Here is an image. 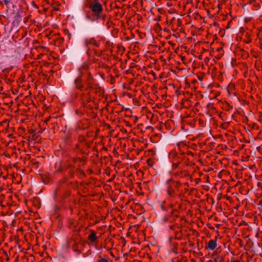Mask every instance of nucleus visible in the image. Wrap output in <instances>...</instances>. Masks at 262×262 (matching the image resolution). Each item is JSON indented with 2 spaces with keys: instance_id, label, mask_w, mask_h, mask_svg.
I'll use <instances>...</instances> for the list:
<instances>
[{
  "instance_id": "obj_8",
  "label": "nucleus",
  "mask_w": 262,
  "mask_h": 262,
  "mask_svg": "<svg viewBox=\"0 0 262 262\" xmlns=\"http://www.w3.org/2000/svg\"><path fill=\"white\" fill-rule=\"evenodd\" d=\"M167 183H169L177 192L179 191V189L182 186V183H181L179 181L168 180L167 181Z\"/></svg>"
},
{
  "instance_id": "obj_5",
  "label": "nucleus",
  "mask_w": 262,
  "mask_h": 262,
  "mask_svg": "<svg viewBox=\"0 0 262 262\" xmlns=\"http://www.w3.org/2000/svg\"><path fill=\"white\" fill-rule=\"evenodd\" d=\"M168 184V186L167 188V194L168 199H171L176 196L177 191L169 183Z\"/></svg>"
},
{
  "instance_id": "obj_6",
  "label": "nucleus",
  "mask_w": 262,
  "mask_h": 262,
  "mask_svg": "<svg viewBox=\"0 0 262 262\" xmlns=\"http://www.w3.org/2000/svg\"><path fill=\"white\" fill-rule=\"evenodd\" d=\"M217 246V239H211L206 244L205 248L210 250H213Z\"/></svg>"
},
{
  "instance_id": "obj_28",
  "label": "nucleus",
  "mask_w": 262,
  "mask_h": 262,
  "mask_svg": "<svg viewBox=\"0 0 262 262\" xmlns=\"http://www.w3.org/2000/svg\"><path fill=\"white\" fill-rule=\"evenodd\" d=\"M42 55V54H40L38 56H39V58H40V57Z\"/></svg>"
},
{
  "instance_id": "obj_21",
  "label": "nucleus",
  "mask_w": 262,
  "mask_h": 262,
  "mask_svg": "<svg viewBox=\"0 0 262 262\" xmlns=\"http://www.w3.org/2000/svg\"><path fill=\"white\" fill-rule=\"evenodd\" d=\"M88 68V66L86 64L83 63V65L82 66V68H83V69H87Z\"/></svg>"
},
{
  "instance_id": "obj_7",
  "label": "nucleus",
  "mask_w": 262,
  "mask_h": 262,
  "mask_svg": "<svg viewBox=\"0 0 262 262\" xmlns=\"http://www.w3.org/2000/svg\"><path fill=\"white\" fill-rule=\"evenodd\" d=\"M84 44L86 47H88L89 45H92L96 47L100 46V42L96 41L94 38L85 39Z\"/></svg>"
},
{
  "instance_id": "obj_3",
  "label": "nucleus",
  "mask_w": 262,
  "mask_h": 262,
  "mask_svg": "<svg viewBox=\"0 0 262 262\" xmlns=\"http://www.w3.org/2000/svg\"><path fill=\"white\" fill-rule=\"evenodd\" d=\"M85 90H100L99 85L94 82V78L90 72H88L86 77L84 80Z\"/></svg>"
},
{
  "instance_id": "obj_30",
  "label": "nucleus",
  "mask_w": 262,
  "mask_h": 262,
  "mask_svg": "<svg viewBox=\"0 0 262 262\" xmlns=\"http://www.w3.org/2000/svg\"><path fill=\"white\" fill-rule=\"evenodd\" d=\"M170 228L171 229H172V228H173V226H170Z\"/></svg>"
},
{
  "instance_id": "obj_11",
  "label": "nucleus",
  "mask_w": 262,
  "mask_h": 262,
  "mask_svg": "<svg viewBox=\"0 0 262 262\" xmlns=\"http://www.w3.org/2000/svg\"><path fill=\"white\" fill-rule=\"evenodd\" d=\"M179 152L175 150H172L169 154V158L171 160V162H176L177 159V156Z\"/></svg>"
},
{
  "instance_id": "obj_4",
  "label": "nucleus",
  "mask_w": 262,
  "mask_h": 262,
  "mask_svg": "<svg viewBox=\"0 0 262 262\" xmlns=\"http://www.w3.org/2000/svg\"><path fill=\"white\" fill-rule=\"evenodd\" d=\"M82 73L80 71L79 76L75 79L74 80V86L75 87L79 90L84 91V86L82 80Z\"/></svg>"
},
{
  "instance_id": "obj_2",
  "label": "nucleus",
  "mask_w": 262,
  "mask_h": 262,
  "mask_svg": "<svg viewBox=\"0 0 262 262\" xmlns=\"http://www.w3.org/2000/svg\"><path fill=\"white\" fill-rule=\"evenodd\" d=\"M100 90H86L85 88L84 89V92L80 96L81 104L83 107H89L90 105H87L86 103L90 102L93 100L95 96L94 94H97L100 92Z\"/></svg>"
},
{
  "instance_id": "obj_29",
  "label": "nucleus",
  "mask_w": 262,
  "mask_h": 262,
  "mask_svg": "<svg viewBox=\"0 0 262 262\" xmlns=\"http://www.w3.org/2000/svg\"><path fill=\"white\" fill-rule=\"evenodd\" d=\"M49 120V118L45 120V122L48 121Z\"/></svg>"
},
{
  "instance_id": "obj_15",
  "label": "nucleus",
  "mask_w": 262,
  "mask_h": 262,
  "mask_svg": "<svg viewBox=\"0 0 262 262\" xmlns=\"http://www.w3.org/2000/svg\"><path fill=\"white\" fill-rule=\"evenodd\" d=\"M214 262H224V258L221 256H217L215 258Z\"/></svg>"
},
{
  "instance_id": "obj_24",
  "label": "nucleus",
  "mask_w": 262,
  "mask_h": 262,
  "mask_svg": "<svg viewBox=\"0 0 262 262\" xmlns=\"http://www.w3.org/2000/svg\"><path fill=\"white\" fill-rule=\"evenodd\" d=\"M258 205L262 207V199L259 201Z\"/></svg>"
},
{
  "instance_id": "obj_25",
  "label": "nucleus",
  "mask_w": 262,
  "mask_h": 262,
  "mask_svg": "<svg viewBox=\"0 0 262 262\" xmlns=\"http://www.w3.org/2000/svg\"><path fill=\"white\" fill-rule=\"evenodd\" d=\"M231 262H241L239 260H231Z\"/></svg>"
},
{
  "instance_id": "obj_27",
  "label": "nucleus",
  "mask_w": 262,
  "mask_h": 262,
  "mask_svg": "<svg viewBox=\"0 0 262 262\" xmlns=\"http://www.w3.org/2000/svg\"><path fill=\"white\" fill-rule=\"evenodd\" d=\"M184 184L186 185V186H188V183H185Z\"/></svg>"
},
{
  "instance_id": "obj_12",
  "label": "nucleus",
  "mask_w": 262,
  "mask_h": 262,
  "mask_svg": "<svg viewBox=\"0 0 262 262\" xmlns=\"http://www.w3.org/2000/svg\"><path fill=\"white\" fill-rule=\"evenodd\" d=\"M179 152L175 150H172L169 154V158L171 160V162H176L177 159V156Z\"/></svg>"
},
{
  "instance_id": "obj_20",
  "label": "nucleus",
  "mask_w": 262,
  "mask_h": 262,
  "mask_svg": "<svg viewBox=\"0 0 262 262\" xmlns=\"http://www.w3.org/2000/svg\"><path fill=\"white\" fill-rule=\"evenodd\" d=\"M11 0H4V3L6 5L8 6L10 3Z\"/></svg>"
},
{
  "instance_id": "obj_1",
  "label": "nucleus",
  "mask_w": 262,
  "mask_h": 262,
  "mask_svg": "<svg viewBox=\"0 0 262 262\" xmlns=\"http://www.w3.org/2000/svg\"><path fill=\"white\" fill-rule=\"evenodd\" d=\"M88 7L92 11L93 20L102 19L104 20L106 15L103 13V7L98 0H94L89 3Z\"/></svg>"
},
{
  "instance_id": "obj_10",
  "label": "nucleus",
  "mask_w": 262,
  "mask_h": 262,
  "mask_svg": "<svg viewBox=\"0 0 262 262\" xmlns=\"http://www.w3.org/2000/svg\"><path fill=\"white\" fill-rule=\"evenodd\" d=\"M173 176L178 178H183L188 176L189 173L186 170H181L174 172Z\"/></svg>"
},
{
  "instance_id": "obj_14",
  "label": "nucleus",
  "mask_w": 262,
  "mask_h": 262,
  "mask_svg": "<svg viewBox=\"0 0 262 262\" xmlns=\"http://www.w3.org/2000/svg\"><path fill=\"white\" fill-rule=\"evenodd\" d=\"M175 238L179 240H180L182 238V234L180 230L175 232Z\"/></svg>"
},
{
  "instance_id": "obj_18",
  "label": "nucleus",
  "mask_w": 262,
  "mask_h": 262,
  "mask_svg": "<svg viewBox=\"0 0 262 262\" xmlns=\"http://www.w3.org/2000/svg\"><path fill=\"white\" fill-rule=\"evenodd\" d=\"M75 113L77 115L79 116H81L84 114V111L80 110H76Z\"/></svg>"
},
{
  "instance_id": "obj_22",
  "label": "nucleus",
  "mask_w": 262,
  "mask_h": 262,
  "mask_svg": "<svg viewBox=\"0 0 262 262\" xmlns=\"http://www.w3.org/2000/svg\"><path fill=\"white\" fill-rule=\"evenodd\" d=\"M195 181L196 184H198L199 182H200L201 179H200V178L195 179Z\"/></svg>"
},
{
  "instance_id": "obj_17",
  "label": "nucleus",
  "mask_w": 262,
  "mask_h": 262,
  "mask_svg": "<svg viewBox=\"0 0 262 262\" xmlns=\"http://www.w3.org/2000/svg\"><path fill=\"white\" fill-rule=\"evenodd\" d=\"M172 169H176L177 167H178L179 165H180V163H179V162L178 161H176V162H172Z\"/></svg>"
},
{
  "instance_id": "obj_16",
  "label": "nucleus",
  "mask_w": 262,
  "mask_h": 262,
  "mask_svg": "<svg viewBox=\"0 0 262 262\" xmlns=\"http://www.w3.org/2000/svg\"><path fill=\"white\" fill-rule=\"evenodd\" d=\"M184 154H186V158L185 159L186 161H188L189 160V158H188L189 156H193V154L190 151H187L186 152H184Z\"/></svg>"
},
{
  "instance_id": "obj_23",
  "label": "nucleus",
  "mask_w": 262,
  "mask_h": 262,
  "mask_svg": "<svg viewBox=\"0 0 262 262\" xmlns=\"http://www.w3.org/2000/svg\"><path fill=\"white\" fill-rule=\"evenodd\" d=\"M251 41V39H248L246 41H245V42L247 43L250 42Z\"/></svg>"
},
{
  "instance_id": "obj_26",
  "label": "nucleus",
  "mask_w": 262,
  "mask_h": 262,
  "mask_svg": "<svg viewBox=\"0 0 262 262\" xmlns=\"http://www.w3.org/2000/svg\"><path fill=\"white\" fill-rule=\"evenodd\" d=\"M95 54L98 56L100 55V54L99 52H96Z\"/></svg>"
},
{
  "instance_id": "obj_9",
  "label": "nucleus",
  "mask_w": 262,
  "mask_h": 262,
  "mask_svg": "<svg viewBox=\"0 0 262 262\" xmlns=\"http://www.w3.org/2000/svg\"><path fill=\"white\" fill-rule=\"evenodd\" d=\"M98 237L96 235V233L93 230H90V234L88 236V239L92 243H94L98 242Z\"/></svg>"
},
{
  "instance_id": "obj_13",
  "label": "nucleus",
  "mask_w": 262,
  "mask_h": 262,
  "mask_svg": "<svg viewBox=\"0 0 262 262\" xmlns=\"http://www.w3.org/2000/svg\"><path fill=\"white\" fill-rule=\"evenodd\" d=\"M186 158V154L184 152L178 153L177 156V161L179 162V163H181L183 161H186L185 159Z\"/></svg>"
},
{
  "instance_id": "obj_19",
  "label": "nucleus",
  "mask_w": 262,
  "mask_h": 262,
  "mask_svg": "<svg viewBox=\"0 0 262 262\" xmlns=\"http://www.w3.org/2000/svg\"><path fill=\"white\" fill-rule=\"evenodd\" d=\"M97 262H109L107 259L102 258L100 256V259L97 261Z\"/></svg>"
}]
</instances>
